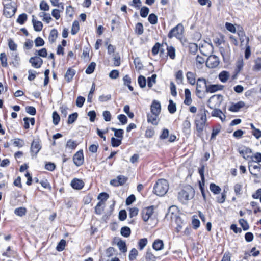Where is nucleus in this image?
Returning a JSON list of instances; mask_svg holds the SVG:
<instances>
[{
  "instance_id": "1",
  "label": "nucleus",
  "mask_w": 261,
  "mask_h": 261,
  "mask_svg": "<svg viewBox=\"0 0 261 261\" xmlns=\"http://www.w3.org/2000/svg\"><path fill=\"white\" fill-rule=\"evenodd\" d=\"M206 112H207V111L204 108H201L199 109L195 120V124L198 133L197 136L199 137L202 135V132L206 124L207 121Z\"/></svg>"
},
{
  "instance_id": "2",
  "label": "nucleus",
  "mask_w": 261,
  "mask_h": 261,
  "mask_svg": "<svg viewBox=\"0 0 261 261\" xmlns=\"http://www.w3.org/2000/svg\"><path fill=\"white\" fill-rule=\"evenodd\" d=\"M169 185L167 180L161 179L156 181L153 188L154 193L160 196H164L168 191Z\"/></svg>"
},
{
  "instance_id": "3",
  "label": "nucleus",
  "mask_w": 261,
  "mask_h": 261,
  "mask_svg": "<svg viewBox=\"0 0 261 261\" xmlns=\"http://www.w3.org/2000/svg\"><path fill=\"white\" fill-rule=\"evenodd\" d=\"M194 195V189L191 186H188L179 192L178 198L181 202L186 203L188 200L192 199Z\"/></svg>"
},
{
  "instance_id": "4",
  "label": "nucleus",
  "mask_w": 261,
  "mask_h": 261,
  "mask_svg": "<svg viewBox=\"0 0 261 261\" xmlns=\"http://www.w3.org/2000/svg\"><path fill=\"white\" fill-rule=\"evenodd\" d=\"M207 82L204 78H198L196 84V94L200 98H202L206 92Z\"/></svg>"
},
{
  "instance_id": "5",
  "label": "nucleus",
  "mask_w": 261,
  "mask_h": 261,
  "mask_svg": "<svg viewBox=\"0 0 261 261\" xmlns=\"http://www.w3.org/2000/svg\"><path fill=\"white\" fill-rule=\"evenodd\" d=\"M184 31V28L183 25L179 23L169 32L168 34V37L169 38L175 37L178 39H181L182 37Z\"/></svg>"
},
{
  "instance_id": "6",
  "label": "nucleus",
  "mask_w": 261,
  "mask_h": 261,
  "mask_svg": "<svg viewBox=\"0 0 261 261\" xmlns=\"http://www.w3.org/2000/svg\"><path fill=\"white\" fill-rule=\"evenodd\" d=\"M178 213L177 207L172 205L168 209V212L166 214V217L171 220H180L181 219L178 216Z\"/></svg>"
},
{
  "instance_id": "7",
  "label": "nucleus",
  "mask_w": 261,
  "mask_h": 261,
  "mask_svg": "<svg viewBox=\"0 0 261 261\" xmlns=\"http://www.w3.org/2000/svg\"><path fill=\"white\" fill-rule=\"evenodd\" d=\"M249 170L250 173L254 176L257 177L261 172V165L259 164H254L252 162L249 163Z\"/></svg>"
},
{
  "instance_id": "8",
  "label": "nucleus",
  "mask_w": 261,
  "mask_h": 261,
  "mask_svg": "<svg viewBox=\"0 0 261 261\" xmlns=\"http://www.w3.org/2000/svg\"><path fill=\"white\" fill-rule=\"evenodd\" d=\"M41 148V145L39 139H34L31 145V152L32 156H35L39 152Z\"/></svg>"
},
{
  "instance_id": "9",
  "label": "nucleus",
  "mask_w": 261,
  "mask_h": 261,
  "mask_svg": "<svg viewBox=\"0 0 261 261\" xmlns=\"http://www.w3.org/2000/svg\"><path fill=\"white\" fill-rule=\"evenodd\" d=\"M153 206H150L147 207H145L142 210L141 213L142 217L144 221L146 222L149 220L153 213Z\"/></svg>"
},
{
  "instance_id": "10",
  "label": "nucleus",
  "mask_w": 261,
  "mask_h": 261,
  "mask_svg": "<svg viewBox=\"0 0 261 261\" xmlns=\"http://www.w3.org/2000/svg\"><path fill=\"white\" fill-rule=\"evenodd\" d=\"M219 60L217 57L215 55H212L208 57L207 59L206 65L207 67L213 68L218 66Z\"/></svg>"
},
{
  "instance_id": "11",
  "label": "nucleus",
  "mask_w": 261,
  "mask_h": 261,
  "mask_svg": "<svg viewBox=\"0 0 261 261\" xmlns=\"http://www.w3.org/2000/svg\"><path fill=\"white\" fill-rule=\"evenodd\" d=\"M74 164L77 167L82 165L84 163V155L83 150L77 151L73 157Z\"/></svg>"
},
{
  "instance_id": "12",
  "label": "nucleus",
  "mask_w": 261,
  "mask_h": 261,
  "mask_svg": "<svg viewBox=\"0 0 261 261\" xmlns=\"http://www.w3.org/2000/svg\"><path fill=\"white\" fill-rule=\"evenodd\" d=\"M29 62L34 68H39L42 65L43 60L39 57L35 56L30 58L29 59Z\"/></svg>"
},
{
  "instance_id": "13",
  "label": "nucleus",
  "mask_w": 261,
  "mask_h": 261,
  "mask_svg": "<svg viewBox=\"0 0 261 261\" xmlns=\"http://www.w3.org/2000/svg\"><path fill=\"white\" fill-rule=\"evenodd\" d=\"M16 10V8L9 5H4V15L8 18H10L14 15Z\"/></svg>"
},
{
  "instance_id": "14",
  "label": "nucleus",
  "mask_w": 261,
  "mask_h": 261,
  "mask_svg": "<svg viewBox=\"0 0 261 261\" xmlns=\"http://www.w3.org/2000/svg\"><path fill=\"white\" fill-rule=\"evenodd\" d=\"M159 114L156 113H148L147 114V122L148 123H151L152 124L154 125H157L159 122Z\"/></svg>"
},
{
  "instance_id": "15",
  "label": "nucleus",
  "mask_w": 261,
  "mask_h": 261,
  "mask_svg": "<svg viewBox=\"0 0 261 261\" xmlns=\"http://www.w3.org/2000/svg\"><path fill=\"white\" fill-rule=\"evenodd\" d=\"M223 85H219V84H214V85H208L207 84L206 92V93H214L218 91L221 90L224 88Z\"/></svg>"
},
{
  "instance_id": "16",
  "label": "nucleus",
  "mask_w": 261,
  "mask_h": 261,
  "mask_svg": "<svg viewBox=\"0 0 261 261\" xmlns=\"http://www.w3.org/2000/svg\"><path fill=\"white\" fill-rule=\"evenodd\" d=\"M70 185L74 189L80 190L83 188L84 182L81 179L74 178L71 181Z\"/></svg>"
},
{
  "instance_id": "17",
  "label": "nucleus",
  "mask_w": 261,
  "mask_h": 261,
  "mask_svg": "<svg viewBox=\"0 0 261 261\" xmlns=\"http://www.w3.org/2000/svg\"><path fill=\"white\" fill-rule=\"evenodd\" d=\"M161 110L160 103L156 100H153L150 107L151 112L160 114Z\"/></svg>"
},
{
  "instance_id": "18",
  "label": "nucleus",
  "mask_w": 261,
  "mask_h": 261,
  "mask_svg": "<svg viewBox=\"0 0 261 261\" xmlns=\"http://www.w3.org/2000/svg\"><path fill=\"white\" fill-rule=\"evenodd\" d=\"M245 104L244 101H240L235 103H232L229 110L231 112H238L241 108H243Z\"/></svg>"
},
{
  "instance_id": "19",
  "label": "nucleus",
  "mask_w": 261,
  "mask_h": 261,
  "mask_svg": "<svg viewBox=\"0 0 261 261\" xmlns=\"http://www.w3.org/2000/svg\"><path fill=\"white\" fill-rule=\"evenodd\" d=\"M76 71L75 70L69 68L67 69L64 77L67 82H70L73 79V76L75 74Z\"/></svg>"
},
{
  "instance_id": "20",
  "label": "nucleus",
  "mask_w": 261,
  "mask_h": 261,
  "mask_svg": "<svg viewBox=\"0 0 261 261\" xmlns=\"http://www.w3.org/2000/svg\"><path fill=\"white\" fill-rule=\"evenodd\" d=\"M163 241L160 239L155 240L152 244L153 248L156 251H160L164 248Z\"/></svg>"
},
{
  "instance_id": "21",
  "label": "nucleus",
  "mask_w": 261,
  "mask_h": 261,
  "mask_svg": "<svg viewBox=\"0 0 261 261\" xmlns=\"http://www.w3.org/2000/svg\"><path fill=\"white\" fill-rule=\"evenodd\" d=\"M212 115L214 117H219L222 121L226 119L225 115L222 113V111L218 109H214L212 112Z\"/></svg>"
},
{
  "instance_id": "22",
  "label": "nucleus",
  "mask_w": 261,
  "mask_h": 261,
  "mask_svg": "<svg viewBox=\"0 0 261 261\" xmlns=\"http://www.w3.org/2000/svg\"><path fill=\"white\" fill-rule=\"evenodd\" d=\"M191 94L190 90L189 89H185V99L184 100V103L186 105L189 106L192 103V99L191 97Z\"/></svg>"
},
{
  "instance_id": "23",
  "label": "nucleus",
  "mask_w": 261,
  "mask_h": 261,
  "mask_svg": "<svg viewBox=\"0 0 261 261\" xmlns=\"http://www.w3.org/2000/svg\"><path fill=\"white\" fill-rule=\"evenodd\" d=\"M186 76L188 81L191 85H195L196 83V74L195 73L188 71L186 74Z\"/></svg>"
},
{
  "instance_id": "24",
  "label": "nucleus",
  "mask_w": 261,
  "mask_h": 261,
  "mask_svg": "<svg viewBox=\"0 0 261 261\" xmlns=\"http://www.w3.org/2000/svg\"><path fill=\"white\" fill-rule=\"evenodd\" d=\"M229 76V72L226 71H223L219 74V79L222 83L226 82Z\"/></svg>"
},
{
  "instance_id": "25",
  "label": "nucleus",
  "mask_w": 261,
  "mask_h": 261,
  "mask_svg": "<svg viewBox=\"0 0 261 261\" xmlns=\"http://www.w3.org/2000/svg\"><path fill=\"white\" fill-rule=\"evenodd\" d=\"M34 16H33L32 22L34 30L36 31H40L43 27V24L41 21L35 20L34 18Z\"/></svg>"
},
{
  "instance_id": "26",
  "label": "nucleus",
  "mask_w": 261,
  "mask_h": 261,
  "mask_svg": "<svg viewBox=\"0 0 261 261\" xmlns=\"http://www.w3.org/2000/svg\"><path fill=\"white\" fill-rule=\"evenodd\" d=\"M58 36V31L56 29L51 30L48 36V40L50 42L53 43L55 41Z\"/></svg>"
},
{
  "instance_id": "27",
  "label": "nucleus",
  "mask_w": 261,
  "mask_h": 261,
  "mask_svg": "<svg viewBox=\"0 0 261 261\" xmlns=\"http://www.w3.org/2000/svg\"><path fill=\"white\" fill-rule=\"evenodd\" d=\"M208 47L211 50L213 49V45L211 43H208L207 42H205L204 44L201 45L199 44V49L200 52L205 56H207V54L206 53H205L203 50L204 47Z\"/></svg>"
},
{
  "instance_id": "28",
  "label": "nucleus",
  "mask_w": 261,
  "mask_h": 261,
  "mask_svg": "<svg viewBox=\"0 0 261 261\" xmlns=\"http://www.w3.org/2000/svg\"><path fill=\"white\" fill-rule=\"evenodd\" d=\"M27 209L24 207H19L14 210V213L17 216L22 217L25 215Z\"/></svg>"
},
{
  "instance_id": "29",
  "label": "nucleus",
  "mask_w": 261,
  "mask_h": 261,
  "mask_svg": "<svg viewBox=\"0 0 261 261\" xmlns=\"http://www.w3.org/2000/svg\"><path fill=\"white\" fill-rule=\"evenodd\" d=\"M238 151L239 153L243 156L244 158H245V154L250 153L252 152L251 149L246 147H239Z\"/></svg>"
},
{
  "instance_id": "30",
  "label": "nucleus",
  "mask_w": 261,
  "mask_h": 261,
  "mask_svg": "<svg viewBox=\"0 0 261 261\" xmlns=\"http://www.w3.org/2000/svg\"><path fill=\"white\" fill-rule=\"evenodd\" d=\"M114 132V135L118 138L122 139L123 136L124 130L122 129H116L114 127L111 128Z\"/></svg>"
},
{
  "instance_id": "31",
  "label": "nucleus",
  "mask_w": 261,
  "mask_h": 261,
  "mask_svg": "<svg viewBox=\"0 0 261 261\" xmlns=\"http://www.w3.org/2000/svg\"><path fill=\"white\" fill-rule=\"evenodd\" d=\"M169 104L168 106V110L171 114H174L176 111V103L171 99H170Z\"/></svg>"
},
{
  "instance_id": "32",
  "label": "nucleus",
  "mask_w": 261,
  "mask_h": 261,
  "mask_svg": "<svg viewBox=\"0 0 261 261\" xmlns=\"http://www.w3.org/2000/svg\"><path fill=\"white\" fill-rule=\"evenodd\" d=\"M210 189L214 194H218L221 191V188L219 186L214 183H211L210 185Z\"/></svg>"
},
{
  "instance_id": "33",
  "label": "nucleus",
  "mask_w": 261,
  "mask_h": 261,
  "mask_svg": "<svg viewBox=\"0 0 261 261\" xmlns=\"http://www.w3.org/2000/svg\"><path fill=\"white\" fill-rule=\"evenodd\" d=\"M167 54L171 59H174L175 58V49L174 47L170 46H167Z\"/></svg>"
},
{
  "instance_id": "34",
  "label": "nucleus",
  "mask_w": 261,
  "mask_h": 261,
  "mask_svg": "<svg viewBox=\"0 0 261 261\" xmlns=\"http://www.w3.org/2000/svg\"><path fill=\"white\" fill-rule=\"evenodd\" d=\"M135 32L139 35L143 34L144 32V28L142 23L138 22L136 24Z\"/></svg>"
},
{
  "instance_id": "35",
  "label": "nucleus",
  "mask_w": 261,
  "mask_h": 261,
  "mask_svg": "<svg viewBox=\"0 0 261 261\" xmlns=\"http://www.w3.org/2000/svg\"><path fill=\"white\" fill-rule=\"evenodd\" d=\"M119 250L123 253L127 251L125 242L122 240H119L117 244Z\"/></svg>"
},
{
  "instance_id": "36",
  "label": "nucleus",
  "mask_w": 261,
  "mask_h": 261,
  "mask_svg": "<svg viewBox=\"0 0 261 261\" xmlns=\"http://www.w3.org/2000/svg\"><path fill=\"white\" fill-rule=\"evenodd\" d=\"M35 54L36 56L38 57H41L43 58H45L47 57V50L45 48H43L40 50H36L35 52Z\"/></svg>"
},
{
  "instance_id": "37",
  "label": "nucleus",
  "mask_w": 261,
  "mask_h": 261,
  "mask_svg": "<svg viewBox=\"0 0 261 261\" xmlns=\"http://www.w3.org/2000/svg\"><path fill=\"white\" fill-rule=\"evenodd\" d=\"M121 234L124 237H128L130 234V229L127 226H124L121 228Z\"/></svg>"
},
{
  "instance_id": "38",
  "label": "nucleus",
  "mask_w": 261,
  "mask_h": 261,
  "mask_svg": "<svg viewBox=\"0 0 261 261\" xmlns=\"http://www.w3.org/2000/svg\"><path fill=\"white\" fill-rule=\"evenodd\" d=\"M79 23L77 21H74L72 25L71 33L72 35L76 34L79 31Z\"/></svg>"
},
{
  "instance_id": "39",
  "label": "nucleus",
  "mask_w": 261,
  "mask_h": 261,
  "mask_svg": "<svg viewBox=\"0 0 261 261\" xmlns=\"http://www.w3.org/2000/svg\"><path fill=\"white\" fill-rule=\"evenodd\" d=\"M77 145V144L75 141L70 139L67 142L66 147L70 150H73L76 148Z\"/></svg>"
},
{
  "instance_id": "40",
  "label": "nucleus",
  "mask_w": 261,
  "mask_h": 261,
  "mask_svg": "<svg viewBox=\"0 0 261 261\" xmlns=\"http://www.w3.org/2000/svg\"><path fill=\"white\" fill-rule=\"evenodd\" d=\"M156 75L153 74L151 76L148 77L147 79V85L149 88H151L153 85L156 82Z\"/></svg>"
},
{
  "instance_id": "41",
  "label": "nucleus",
  "mask_w": 261,
  "mask_h": 261,
  "mask_svg": "<svg viewBox=\"0 0 261 261\" xmlns=\"http://www.w3.org/2000/svg\"><path fill=\"white\" fill-rule=\"evenodd\" d=\"M96 63L94 62H91L86 69L85 72L88 74L92 73L95 68Z\"/></svg>"
},
{
  "instance_id": "42",
  "label": "nucleus",
  "mask_w": 261,
  "mask_h": 261,
  "mask_svg": "<svg viewBox=\"0 0 261 261\" xmlns=\"http://www.w3.org/2000/svg\"><path fill=\"white\" fill-rule=\"evenodd\" d=\"M0 61L3 67H6L8 66L7 59L5 53H2L0 54Z\"/></svg>"
},
{
  "instance_id": "43",
  "label": "nucleus",
  "mask_w": 261,
  "mask_h": 261,
  "mask_svg": "<svg viewBox=\"0 0 261 261\" xmlns=\"http://www.w3.org/2000/svg\"><path fill=\"white\" fill-rule=\"evenodd\" d=\"M244 66V62L242 58L238 59L236 62V70L238 72H240Z\"/></svg>"
},
{
  "instance_id": "44",
  "label": "nucleus",
  "mask_w": 261,
  "mask_h": 261,
  "mask_svg": "<svg viewBox=\"0 0 261 261\" xmlns=\"http://www.w3.org/2000/svg\"><path fill=\"white\" fill-rule=\"evenodd\" d=\"M148 20L151 24H155L158 22L157 16L154 13L150 14L148 18Z\"/></svg>"
},
{
  "instance_id": "45",
  "label": "nucleus",
  "mask_w": 261,
  "mask_h": 261,
  "mask_svg": "<svg viewBox=\"0 0 261 261\" xmlns=\"http://www.w3.org/2000/svg\"><path fill=\"white\" fill-rule=\"evenodd\" d=\"M138 255V251L135 248H133L129 254L128 258L130 261H133L136 259L137 256Z\"/></svg>"
},
{
  "instance_id": "46",
  "label": "nucleus",
  "mask_w": 261,
  "mask_h": 261,
  "mask_svg": "<svg viewBox=\"0 0 261 261\" xmlns=\"http://www.w3.org/2000/svg\"><path fill=\"white\" fill-rule=\"evenodd\" d=\"M138 82L140 87L144 88L146 85V80L143 75H140L138 79Z\"/></svg>"
},
{
  "instance_id": "47",
  "label": "nucleus",
  "mask_w": 261,
  "mask_h": 261,
  "mask_svg": "<svg viewBox=\"0 0 261 261\" xmlns=\"http://www.w3.org/2000/svg\"><path fill=\"white\" fill-rule=\"evenodd\" d=\"M78 116V114L76 112L69 115L68 118L67 123L68 124H72L75 122Z\"/></svg>"
},
{
  "instance_id": "48",
  "label": "nucleus",
  "mask_w": 261,
  "mask_h": 261,
  "mask_svg": "<svg viewBox=\"0 0 261 261\" xmlns=\"http://www.w3.org/2000/svg\"><path fill=\"white\" fill-rule=\"evenodd\" d=\"M65 245H66V241L64 239H62L58 244V245L56 247V249L58 251H62L64 249Z\"/></svg>"
},
{
  "instance_id": "49",
  "label": "nucleus",
  "mask_w": 261,
  "mask_h": 261,
  "mask_svg": "<svg viewBox=\"0 0 261 261\" xmlns=\"http://www.w3.org/2000/svg\"><path fill=\"white\" fill-rule=\"evenodd\" d=\"M104 203L102 201H99L96 205L95 208V213L97 214H100L103 211V208L102 206Z\"/></svg>"
},
{
  "instance_id": "50",
  "label": "nucleus",
  "mask_w": 261,
  "mask_h": 261,
  "mask_svg": "<svg viewBox=\"0 0 261 261\" xmlns=\"http://www.w3.org/2000/svg\"><path fill=\"white\" fill-rule=\"evenodd\" d=\"M146 261H155L156 257L151 252L148 250L146 252L145 255Z\"/></svg>"
},
{
  "instance_id": "51",
  "label": "nucleus",
  "mask_w": 261,
  "mask_h": 261,
  "mask_svg": "<svg viewBox=\"0 0 261 261\" xmlns=\"http://www.w3.org/2000/svg\"><path fill=\"white\" fill-rule=\"evenodd\" d=\"M149 9L147 7H143L140 10V15L142 17L145 18L148 15Z\"/></svg>"
},
{
  "instance_id": "52",
  "label": "nucleus",
  "mask_w": 261,
  "mask_h": 261,
  "mask_svg": "<svg viewBox=\"0 0 261 261\" xmlns=\"http://www.w3.org/2000/svg\"><path fill=\"white\" fill-rule=\"evenodd\" d=\"M255 64L253 66V70L256 71L261 70V58H257L254 61Z\"/></svg>"
},
{
  "instance_id": "53",
  "label": "nucleus",
  "mask_w": 261,
  "mask_h": 261,
  "mask_svg": "<svg viewBox=\"0 0 261 261\" xmlns=\"http://www.w3.org/2000/svg\"><path fill=\"white\" fill-rule=\"evenodd\" d=\"M60 118L57 112L53 113V122L54 125H57L59 123Z\"/></svg>"
},
{
  "instance_id": "54",
  "label": "nucleus",
  "mask_w": 261,
  "mask_h": 261,
  "mask_svg": "<svg viewBox=\"0 0 261 261\" xmlns=\"http://www.w3.org/2000/svg\"><path fill=\"white\" fill-rule=\"evenodd\" d=\"M252 161L251 162H255V163H259L261 162V153L257 152L254 154L251 157Z\"/></svg>"
},
{
  "instance_id": "55",
  "label": "nucleus",
  "mask_w": 261,
  "mask_h": 261,
  "mask_svg": "<svg viewBox=\"0 0 261 261\" xmlns=\"http://www.w3.org/2000/svg\"><path fill=\"white\" fill-rule=\"evenodd\" d=\"M27 19V15L25 13L20 14L17 18V22L20 24H23Z\"/></svg>"
},
{
  "instance_id": "56",
  "label": "nucleus",
  "mask_w": 261,
  "mask_h": 261,
  "mask_svg": "<svg viewBox=\"0 0 261 261\" xmlns=\"http://www.w3.org/2000/svg\"><path fill=\"white\" fill-rule=\"evenodd\" d=\"M8 46L11 50L15 51L17 50V45L12 39L8 40Z\"/></svg>"
},
{
  "instance_id": "57",
  "label": "nucleus",
  "mask_w": 261,
  "mask_h": 261,
  "mask_svg": "<svg viewBox=\"0 0 261 261\" xmlns=\"http://www.w3.org/2000/svg\"><path fill=\"white\" fill-rule=\"evenodd\" d=\"M121 139H116L114 137H112L111 138V143L113 147H118L121 144Z\"/></svg>"
},
{
  "instance_id": "58",
  "label": "nucleus",
  "mask_w": 261,
  "mask_h": 261,
  "mask_svg": "<svg viewBox=\"0 0 261 261\" xmlns=\"http://www.w3.org/2000/svg\"><path fill=\"white\" fill-rule=\"evenodd\" d=\"M40 9L44 11H48L49 9V6L47 3L44 1H42L40 3Z\"/></svg>"
},
{
  "instance_id": "59",
  "label": "nucleus",
  "mask_w": 261,
  "mask_h": 261,
  "mask_svg": "<svg viewBox=\"0 0 261 261\" xmlns=\"http://www.w3.org/2000/svg\"><path fill=\"white\" fill-rule=\"evenodd\" d=\"M242 185L241 184H236L234 186V190L237 195H240L242 193Z\"/></svg>"
},
{
  "instance_id": "60",
  "label": "nucleus",
  "mask_w": 261,
  "mask_h": 261,
  "mask_svg": "<svg viewBox=\"0 0 261 261\" xmlns=\"http://www.w3.org/2000/svg\"><path fill=\"white\" fill-rule=\"evenodd\" d=\"M34 43L36 47H40L44 44V41L42 38L38 37L35 39Z\"/></svg>"
},
{
  "instance_id": "61",
  "label": "nucleus",
  "mask_w": 261,
  "mask_h": 261,
  "mask_svg": "<svg viewBox=\"0 0 261 261\" xmlns=\"http://www.w3.org/2000/svg\"><path fill=\"white\" fill-rule=\"evenodd\" d=\"M147 239L146 238L141 239L138 242V246L140 250H142L147 244Z\"/></svg>"
},
{
  "instance_id": "62",
  "label": "nucleus",
  "mask_w": 261,
  "mask_h": 261,
  "mask_svg": "<svg viewBox=\"0 0 261 261\" xmlns=\"http://www.w3.org/2000/svg\"><path fill=\"white\" fill-rule=\"evenodd\" d=\"M154 135V130L151 127H148L146 130L145 136L147 138H152Z\"/></svg>"
},
{
  "instance_id": "63",
  "label": "nucleus",
  "mask_w": 261,
  "mask_h": 261,
  "mask_svg": "<svg viewBox=\"0 0 261 261\" xmlns=\"http://www.w3.org/2000/svg\"><path fill=\"white\" fill-rule=\"evenodd\" d=\"M117 177L119 186L123 185L127 180V178L123 175H118Z\"/></svg>"
},
{
  "instance_id": "64",
  "label": "nucleus",
  "mask_w": 261,
  "mask_h": 261,
  "mask_svg": "<svg viewBox=\"0 0 261 261\" xmlns=\"http://www.w3.org/2000/svg\"><path fill=\"white\" fill-rule=\"evenodd\" d=\"M139 210L138 208L134 207L129 209V216L133 218L136 216L138 214Z\"/></svg>"
}]
</instances>
